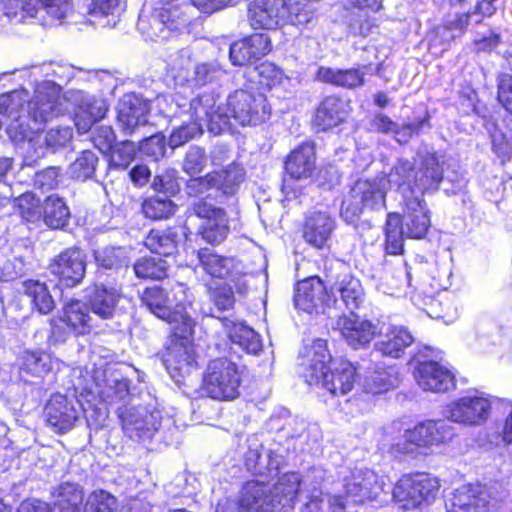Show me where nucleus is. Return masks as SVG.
Instances as JSON below:
<instances>
[{
  "label": "nucleus",
  "mask_w": 512,
  "mask_h": 512,
  "mask_svg": "<svg viewBox=\"0 0 512 512\" xmlns=\"http://www.w3.org/2000/svg\"><path fill=\"white\" fill-rule=\"evenodd\" d=\"M176 205L168 197H150L142 203V211L152 220L168 219L175 213Z\"/></svg>",
  "instance_id": "obj_59"
},
{
  "label": "nucleus",
  "mask_w": 512,
  "mask_h": 512,
  "mask_svg": "<svg viewBox=\"0 0 512 512\" xmlns=\"http://www.w3.org/2000/svg\"><path fill=\"white\" fill-rule=\"evenodd\" d=\"M358 374L356 367L347 360H335L318 377H313L309 385L321 386L332 396H343L349 393L356 381Z\"/></svg>",
  "instance_id": "obj_16"
},
{
  "label": "nucleus",
  "mask_w": 512,
  "mask_h": 512,
  "mask_svg": "<svg viewBox=\"0 0 512 512\" xmlns=\"http://www.w3.org/2000/svg\"><path fill=\"white\" fill-rule=\"evenodd\" d=\"M94 258L97 264L96 280L102 274V281H116L121 274L125 273L129 267L128 252L123 247H105L94 251Z\"/></svg>",
  "instance_id": "obj_27"
},
{
  "label": "nucleus",
  "mask_w": 512,
  "mask_h": 512,
  "mask_svg": "<svg viewBox=\"0 0 512 512\" xmlns=\"http://www.w3.org/2000/svg\"><path fill=\"white\" fill-rule=\"evenodd\" d=\"M333 328L340 332L343 339L353 349L367 347L379 333L376 324L354 315L353 312L349 316H339Z\"/></svg>",
  "instance_id": "obj_21"
},
{
  "label": "nucleus",
  "mask_w": 512,
  "mask_h": 512,
  "mask_svg": "<svg viewBox=\"0 0 512 512\" xmlns=\"http://www.w3.org/2000/svg\"><path fill=\"white\" fill-rule=\"evenodd\" d=\"M300 483L296 472L281 475L273 488L264 482L249 481L243 486L238 502L228 499L220 502L216 512H291Z\"/></svg>",
  "instance_id": "obj_2"
},
{
  "label": "nucleus",
  "mask_w": 512,
  "mask_h": 512,
  "mask_svg": "<svg viewBox=\"0 0 512 512\" xmlns=\"http://www.w3.org/2000/svg\"><path fill=\"white\" fill-rule=\"evenodd\" d=\"M122 298V286L116 281V277H113V281H102L100 274L99 280H95L93 285L85 290L89 309L102 320H111L116 316Z\"/></svg>",
  "instance_id": "obj_11"
},
{
  "label": "nucleus",
  "mask_w": 512,
  "mask_h": 512,
  "mask_svg": "<svg viewBox=\"0 0 512 512\" xmlns=\"http://www.w3.org/2000/svg\"><path fill=\"white\" fill-rule=\"evenodd\" d=\"M316 21V9L312 4H301L299 1L288 4L287 24L310 27Z\"/></svg>",
  "instance_id": "obj_63"
},
{
  "label": "nucleus",
  "mask_w": 512,
  "mask_h": 512,
  "mask_svg": "<svg viewBox=\"0 0 512 512\" xmlns=\"http://www.w3.org/2000/svg\"><path fill=\"white\" fill-rule=\"evenodd\" d=\"M414 341L413 336L403 326L390 325L385 334L375 343V350L382 356L399 358Z\"/></svg>",
  "instance_id": "obj_35"
},
{
  "label": "nucleus",
  "mask_w": 512,
  "mask_h": 512,
  "mask_svg": "<svg viewBox=\"0 0 512 512\" xmlns=\"http://www.w3.org/2000/svg\"><path fill=\"white\" fill-rule=\"evenodd\" d=\"M335 228L334 219L322 211L309 215L304 226V239L316 248H322Z\"/></svg>",
  "instance_id": "obj_36"
},
{
  "label": "nucleus",
  "mask_w": 512,
  "mask_h": 512,
  "mask_svg": "<svg viewBox=\"0 0 512 512\" xmlns=\"http://www.w3.org/2000/svg\"><path fill=\"white\" fill-rule=\"evenodd\" d=\"M288 4L285 0H258L248 7L247 18L253 29L275 30L287 24Z\"/></svg>",
  "instance_id": "obj_18"
},
{
  "label": "nucleus",
  "mask_w": 512,
  "mask_h": 512,
  "mask_svg": "<svg viewBox=\"0 0 512 512\" xmlns=\"http://www.w3.org/2000/svg\"><path fill=\"white\" fill-rule=\"evenodd\" d=\"M42 217L48 227L63 229L69 223L70 210L62 198L50 195L44 201Z\"/></svg>",
  "instance_id": "obj_46"
},
{
  "label": "nucleus",
  "mask_w": 512,
  "mask_h": 512,
  "mask_svg": "<svg viewBox=\"0 0 512 512\" xmlns=\"http://www.w3.org/2000/svg\"><path fill=\"white\" fill-rule=\"evenodd\" d=\"M21 377L28 381L26 377L43 378L52 370V358L50 354L44 351H24L20 358Z\"/></svg>",
  "instance_id": "obj_43"
},
{
  "label": "nucleus",
  "mask_w": 512,
  "mask_h": 512,
  "mask_svg": "<svg viewBox=\"0 0 512 512\" xmlns=\"http://www.w3.org/2000/svg\"><path fill=\"white\" fill-rule=\"evenodd\" d=\"M443 157L434 151L420 149L416 154V172L414 173V188L423 198L428 191L438 189L443 180Z\"/></svg>",
  "instance_id": "obj_17"
},
{
  "label": "nucleus",
  "mask_w": 512,
  "mask_h": 512,
  "mask_svg": "<svg viewBox=\"0 0 512 512\" xmlns=\"http://www.w3.org/2000/svg\"><path fill=\"white\" fill-rule=\"evenodd\" d=\"M440 484L425 474L400 479L393 489V497L404 511H413L428 505L436 497Z\"/></svg>",
  "instance_id": "obj_9"
},
{
  "label": "nucleus",
  "mask_w": 512,
  "mask_h": 512,
  "mask_svg": "<svg viewBox=\"0 0 512 512\" xmlns=\"http://www.w3.org/2000/svg\"><path fill=\"white\" fill-rule=\"evenodd\" d=\"M316 77L323 83L354 89L364 84L365 73L356 68L338 69L321 66Z\"/></svg>",
  "instance_id": "obj_40"
},
{
  "label": "nucleus",
  "mask_w": 512,
  "mask_h": 512,
  "mask_svg": "<svg viewBox=\"0 0 512 512\" xmlns=\"http://www.w3.org/2000/svg\"><path fill=\"white\" fill-rule=\"evenodd\" d=\"M343 483L345 499L341 495H334L326 502L322 492L314 489L301 512H345L348 503H362L377 496V478L368 469H354Z\"/></svg>",
  "instance_id": "obj_3"
},
{
  "label": "nucleus",
  "mask_w": 512,
  "mask_h": 512,
  "mask_svg": "<svg viewBox=\"0 0 512 512\" xmlns=\"http://www.w3.org/2000/svg\"><path fill=\"white\" fill-rule=\"evenodd\" d=\"M272 49L270 37L257 33L229 45V58L234 66H244L267 55Z\"/></svg>",
  "instance_id": "obj_25"
},
{
  "label": "nucleus",
  "mask_w": 512,
  "mask_h": 512,
  "mask_svg": "<svg viewBox=\"0 0 512 512\" xmlns=\"http://www.w3.org/2000/svg\"><path fill=\"white\" fill-rule=\"evenodd\" d=\"M406 210L402 225L406 237L413 239L423 238L430 227L429 210L420 196H405Z\"/></svg>",
  "instance_id": "obj_29"
},
{
  "label": "nucleus",
  "mask_w": 512,
  "mask_h": 512,
  "mask_svg": "<svg viewBox=\"0 0 512 512\" xmlns=\"http://www.w3.org/2000/svg\"><path fill=\"white\" fill-rule=\"evenodd\" d=\"M138 151V145L134 141L125 140L117 143L110 150V170L124 171L134 161Z\"/></svg>",
  "instance_id": "obj_54"
},
{
  "label": "nucleus",
  "mask_w": 512,
  "mask_h": 512,
  "mask_svg": "<svg viewBox=\"0 0 512 512\" xmlns=\"http://www.w3.org/2000/svg\"><path fill=\"white\" fill-rule=\"evenodd\" d=\"M144 245L152 253L167 257L177 250L176 235L167 230H151L144 240Z\"/></svg>",
  "instance_id": "obj_51"
},
{
  "label": "nucleus",
  "mask_w": 512,
  "mask_h": 512,
  "mask_svg": "<svg viewBox=\"0 0 512 512\" xmlns=\"http://www.w3.org/2000/svg\"><path fill=\"white\" fill-rule=\"evenodd\" d=\"M399 384V374L395 367L380 368L370 372L364 380V389L380 394L395 388Z\"/></svg>",
  "instance_id": "obj_48"
},
{
  "label": "nucleus",
  "mask_w": 512,
  "mask_h": 512,
  "mask_svg": "<svg viewBox=\"0 0 512 512\" xmlns=\"http://www.w3.org/2000/svg\"><path fill=\"white\" fill-rule=\"evenodd\" d=\"M188 212L202 219L199 235L205 242L218 245L227 238L230 228L226 212L222 208L196 199L190 204Z\"/></svg>",
  "instance_id": "obj_12"
},
{
  "label": "nucleus",
  "mask_w": 512,
  "mask_h": 512,
  "mask_svg": "<svg viewBox=\"0 0 512 512\" xmlns=\"http://www.w3.org/2000/svg\"><path fill=\"white\" fill-rule=\"evenodd\" d=\"M98 161L99 159L94 152L84 150L77 156L75 161L70 164L68 173L71 178L76 180L86 181L88 179H92L95 174Z\"/></svg>",
  "instance_id": "obj_55"
},
{
  "label": "nucleus",
  "mask_w": 512,
  "mask_h": 512,
  "mask_svg": "<svg viewBox=\"0 0 512 512\" xmlns=\"http://www.w3.org/2000/svg\"><path fill=\"white\" fill-rule=\"evenodd\" d=\"M61 113L59 87L51 81H45L37 86L33 98L28 102V115L33 126L24 125L23 117L7 125V134L20 150L25 165L32 166L45 156L46 148L38 132L44 123Z\"/></svg>",
  "instance_id": "obj_1"
},
{
  "label": "nucleus",
  "mask_w": 512,
  "mask_h": 512,
  "mask_svg": "<svg viewBox=\"0 0 512 512\" xmlns=\"http://www.w3.org/2000/svg\"><path fill=\"white\" fill-rule=\"evenodd\" d=\"M225 69L220 62L215 60L200 61L195 63L187 82L191 87L201 88L219 82L225 75Z\"/></svg>",
  "instance_id": "obj_44"
},
{
  "label": "nucleus",
  "mask_w": 512,
  "mask_h": 512,
  "mask_svg": "<svg viewBox=\"0 0 512 512\" xmlns=\"http://www.w3.org/2000/svg\"><path fill=\"white\" fill-rule=\"evenodd\" d=\"M99 387V395L107 404L125 401L130 396L129 380L114 368L103 371V385L99 384Z\"/></svg>",
  "instance_id": "obj_37"
},
{
  "label": "nucleus",
  "mask_w": 512,
  "mask_h": 512,
  "mask_svg": "<svg viewBox=\"0 0 512 512\" xmlns=\"http://www.w3.org/2000/svg\"><path fill=\"white\" fill-rule=\"evenodd\" d=\"M471 22H473L471 12L455 14L436 28V37L441 38L443 44H449L451 41L462 37Z\"/></svg>",
  "instance_id": "obj_50"
},
{
  "label": "nucleus",
  "mask_w": 512,
  "mask_h": 512,
  "mask_svg": "<svg viewBox=\"0 0 512 512\" xmlns=\"http://www.w3.org/2000/svg\"><path fill=\"white\" fill-rule=\"evenodd\" d=\"M491 410L490 396L475 390L447 404L444 414L451 422L472 427L486 423Z\"/></svg>",
  "instance_id": "obj_8"
},
{
  "label": "nucleus",
  "mask_w": 512,
  "mask_h": 512,
  "mask_svg": "<svg viewBox=\"0 0 512 512\" xmlns=\"http://www.w3.org/2000/svg\"><path fill=\"white\" fill-rule=\"evenodd\" d=\"M207 155L200 146H190L183 160L182 169L190 175L200 174L207 166Z\"/></svg>",
  "instance_id": "obj_64"
},
{
  "label": "nucleus",
  "mask_w": 512,
  "mask_h": 512,
  "mask_svg": "<svg viewBox=\"0 0 512 512\" xmlns=\"http://www.w3.org/2000/svg\"><path fill=\"white\" fill-rule=\"evenodd\" d=\"M163 363L173 378L190 374L196 366V355L192 343L170 340L163 355Z\"/></svg>",
  "instance_id": "obj_30"
},
{
  "label": "nucleus",
  "mask_w": 512,
  "mask_h": 512,
  "mask_svg": "<svg viewBox=\"0 0 512 512\" xmlns=\"http://www.w3.org/2000/svg\"><path fill=\"white\" fill-rule=\"evenodd\" d=\"M216 99L213 94L204 93L195 97L190 103V115L207 127L214 135H219L231 127V113L225 105L215 106Z\"/></svg>",
  "instance_id": "obj_14"
},
{
  "label": "nucleus",
  "mask_w": 512,
  "mask_h": 512,
  "mask_svg": "<svg viewBox=\"0 0 512 512\" xmlns=\"http://www.w3.org/2000/svg\"><path fill=\"white\" fill-rule=\"evenodd\" d=\"M216 191L225 197L235 196L246 179L244 166L232 162L219 170L213 171Z\"/></svg>",
  "instance_id": "obj_39"
},
{
  "label": "nucleus",
  "mask_w": 512,
  "mask_h": 512,
  "mask_svg": "<svg viewBox=\"0 0 512 512\" xmlns=\"http://www.w3.org/2000/svg\"><path fill=\"white\" fill-rule=\"evenodd\" d=\"M315 169V149L311 143H303L294 149L285 162L286 173L296 180L310 177Z\"/></svg>",
  "instance_id": "obj_34"
},
{
  "label": "nucleus",
  "mask_w": 512,
  "mask_h": 512,
  "mask_svg": "<svg viewBox=\"0 0 512 512\" xmlns=\"http://www.w3.org/2000/svg\"><path fill=\"white\" fill-rule=\"evenodd\" d=\"M280 461L270 450L249 447L245 454V466L252 474L263 476L277 474Z\"/></svg>",
  "instance_id": "obj_42"
},
{
  "label": "nucleus",
  "mask_w": 512,
  "mask_h": 512,
  "mask_svg": "<svg viewBox=\"0 0 512 512\" xmlns=\"http://www.w3.org/2000/svg\"><path fill=\"white\" fill-rule=\"evenodd\" d=\"M118 416L127 437L135 441L151 439L160 427L161 414L143 406L119 407Z\"/></svg>",
  "instance_id": "obj_13"
},
{
  "label": "nucleus",
  "mask_w": 512,
  "mask_h": 512,
  "mask_svg": "<svg viewBox=\"0 0 512 512\" xmlns=\"http://www.w3.org/2000/svg\"><path fill=\"white\" fill-rule=\"evenodd\" d=\"M328 299L327 285L318 277L312 276L298 282L294 303L297 309L307 313L318 312Z\"/></svg>",
  "instance_id": "obj_28"
},
{
  "label": "nucleus",
  "mask_w": 512,
  "mask_h": 512,
  "mask_svg": "<svg viewBox=\"0 0 512 512\" xmlns=\"http://www.w3.org/2000/svg\"><path fill=\"white\" fill-rule=\"evenodd\" d=\"M186 287L177 283L171 291L159 286L146 288L141 296V301L156 317L172 322L174 311L184 304Z\"/></svg>",
  "instance_id": "obj_15"
},
{
  "label": "nucleus",
  "mask_w": 512,
  "mask_h": 512,
  "mask_svg": "<svg viewBox=\"0 0 512 512\" xmlns=\"http://www.w3.org/2000/svg\"><path fill=\"white\" fill-rule=\"evenodd\" d=\"M242 372L226 357L210 360L203 373L200 392L216 401H233L240 395Z\"/></svg>",
  "instance_id": "obj_7"
},
{
  "label": "nucleus",
  "mask_w": 512,
  "mask_h": 512,
  "mask_svg": "<svg viewBox=\"0 0 512 512\" xmlns=\"http://www.w3.org/2000/svg\"><path fill=\"white\" fill-rule=\"evenodd\" d=\"M17 214L28 223H36L42 218L40 200L32 193H24L15 199Z\"/></svg>",
  "instance_id": "obj_61"
},
{
  "label": "nucleus",
  "mask_w": 512,
  "mask_h": 512,
  "mask_svg": "<svg viewBox=\"0 0 512 512\" xmlns=\"http://www.w3.org/2000/svg\"><path fill=\"white\" fill-rule=\"evenodd\" d=\"M227 109L241 126H257L271 114L266 97L261 93L236 90L227 97Z\"/></svg>",
  "instance_id": "obj_10"
},
{
  "label": "nucleus",
  "mask_w": 512,
  "mask_h": 512,
  "mask_svg": "<svg viewBox=\"0 0 512 512\" xmlns=\"http://www.w3.org/2000/svg\"><path fill=\"white\" fill-rule=\"evenodd\" d=\"M117 120L121 131L133 135L148 123L149 104L140 96L125 94L118 104Z\"/></svg>",
  "instance_id": "obj_23"
},
{
  "label": "nucleus",
  "mask_w": 512,
  "mask_h": 512,
  "mask_svg": "<svg viewBox=\"0 0 512 512\" xmlns=\"http://www.w3.org/2000/svg\"><path fill=\"white\" fill-rule=\"evenodd\" d=\"M81 406L60 393L51 396L44 409L47 424L57 433L71 430L79 418Z\"/></svg>",
  "instance_id": "obj_19"
},
{
  "label": "nucleus",
  "mask_w": 512,
  "mask_h": 512,
  "mask_svg": "<svg viewBox=\"0 0 512 512\" xmlns=\"http://www.w3.org/2000/svg\"><path fill=\"white\" fill-rule=\"evenodd\" d=\"M23 105L22 92L12 91L0 95V116L5 120H10V123L15 119L23 117L24 125L28 124L29 115L20 114L19 108Z\"/></svg>",
  "instance_id": "obj_60"
},
{
  "label": "nucleus",
  "mask_w": 512,
  "mask_h": 512,
  "mask_svg": "<svg viewBox=\"0 0 512 512\" xmlns=\"http://www.w3.org/2000/svg\"><path fill=\"white\" fill-rule=\"evenodd\" d=\"M418 385L425 391L446 392L455 387V376L436 361L420 362L415 369Z\"/></svg>",
  "instance_id": "obj_26"
},
{
  "label": "nucleus",
  "mask_w": 512,
  "mask_h": 512,
  "mask_svg": "<svg viewBox=\"0 0 512 512\" xmlns=\"http://www.w3.org/2000/svg\"><path fill=\"white\" fill-rule=\"evenodd\" d=\"M300 356V365L305 368L304 377L308 384L313 381V377H318L334 361L327 348V341L323 339H316L310 345H306Z\"/></svg>",
  "instance_id": "obj_31"
},
{
  "label": "nucleus",
  "mask_w": 512,
  "mask_h": 512,
  "mask_svg": "<svg viewBox=\"0 0 512 512\" xmlns=\"http://www.w3.org/2000/svg\"><path fill=\"white\" fill-rule=\"evenodd\" d=\"M348 115V104L340 97L327 96L318 105L314 125L318 130L326 131L338 126Z\"/></svg>",
  "instance_id": "obj_32"
},
{
  "label": "nucleus",
  "mask_w": 512,
  "mask_h": 512,
  "mask_svg": "<svg viewBox=\"0 0 512 512\" xmlns=\"http://www.w3.org/2000/svg\"><path fill=\"white\" fill-rule=\"evenodd\" d=\"M169 265L161 257L144 256L133 265V270L138 278L161 280L167 276Z\"/></svg>",
  "instance_id": "obj_53"
},
{
  "label": "nucleus",
  "mask_w": 512,
  "mask_h": 512,
  "mask_svg": "<svg viewBox=\"0 0 512 512\" xmlns=\"http://www.w3.org/2000/svg\"><path fill=\"white\" fill-rule=\"evenodd\" d=\"M432 439L428 422H421L405 430L403 436L391 445L389 452L398 459L416 458L427 454V450L433 447Z\"/></svg>",
  "instance_id": "obj_20"
},
{
  "label": "nucleus",
  "mask_w": 512,
  "mask_h": 512,
  "mask_svg": "<svg viewBox=\"0 0 512 512\" xmlns=\"http://www.w3.org/2000/svg\"><path fill=\"white\" fill-rule=\"evenodd\" d=\"M388 181L385 176L358 179L344 196L340 215L349 224L356 223L366 211H380L386 208Z\"/></svg>",
  "instance_id": "obj_4"
},
{
  "label": "nucleus",
  "mask_w": 512,
  "mask_h": 512,
  "mask_svg": "<svg viewBox=\"0 0 512 512\" xmlns=\"http://www.w3.org/2000/svg\"><path fill=\"white\" fill-rule=\"evenodd\" d=\"M63 318L68 327L76 335H84L88 333L93 324L92 317L89 314L87 303L80 300H71L65 303L63 307Z\"/></svg>",
  "instance_id": "obj_41"
},
{
  "label": "nucleus",
  "mask_w": 512,
  "mask_h": 512,
  "mask_svg": "<svg viewBox=\"0 0 512 512\" xmlns=\"http://www.w3.org/2000/svg\"><path fill=\"white\" fill-rule=\"evenodd\" d=\"M406 236L402 219L397 213H389L385 223L386 251L391 255L403 250V238Z\"/></svg>",
  "instance_id": "obj_52"
},
{
  "label": "nucleus",
  "mask_w": 512,
  "mask_h": 512,
  "mask_svg": "<svg viewBox=\"0 0 512 512\" xmlns=\"http://www.w3.org/2000/svg\"><path fill=\"white\" fill-rule=\"evenodd\" d=\"M39 7H36L34 0H1L0 26L6 22L21 23L28 18H37L43 21L44 25L61 24L67 15L72 11L70 0H37Z\"/></svg>",
  "instance_id": "obj_6"
},
{
  "label": "nucleus",
  "mask_w": 512,
  "mask_h": 512,
  "mask_svg": "<svg viewBox=\"0 0 512 512\" xmlns=\"http://www.w3.org/2000/svg\"><path fill=\"white\" fill-rule=\"evenodd\" d=\"M416 172V160L412 163L408 159L400 158L394 164L389 178L388 184L393 183L399 188L408 185L411 188V196H414V173Z\"/></svg>",
  "instance_id": "obj_58"
},
{
  "label": "nucleus",
  "mask_w": 512,
  "mask_h": 512,
  "mask_svg": "<svg viewBox=\"0 0 512 512\" xmlns=\"http://www.w3.org/2000/svg\"><path fill=\"white\" fill-rule=\"evenodd\" d=\"M423 124L424 121L408 124L400 131L398 124L393 122L388 116L376 114L371 121V129L384 134L393 133L397 136V141L406 142L413 134L419 133Z\"/></svg>",
  "instance_id": "obj_49"
},
{
  "label": "nucleus",
  "mask_w": 512,
  "mask_h": 512,
  "mask_svg": "<svg viewBox=\"0 0 512 512\" xmlns=\"http://www.w3.org/2000/svg\"><path fill=\"white\" fill-rule=\"evenodd\" d=\"M327 284L330 293L335 297V302L339 300L350 311L357 309L364 298V291L361 282L349 272H339L336 274H327Z\"/></svg>",
  "instance_id": "obj_24"
},
{
  "label": "nucleus",
  "mask_w": 512,
  "mask_h": 512,
  "mask_svg": "<svg viewBox=\"0 0 512 512\" xmlns=\"http://www.w3.org/2000/svg\"><path fill=\"white\" fill-rule=\"evenodd\" d=\"M71 333L63 317H53L49 321V328L36 331L34 338L39 341L45 339L47 344L56 345L66 342Z\"/></svg>",
  "instance_id": "obj_56"
},
{
  "label": "nucleus",
  "mask_w": 512,
  "mask_h": 512,
  "mask_svg": "<svg viewBox=\"0 0 512 512\" xmlns=\"http://www.w3.org/2000/svg\"><path fill=\"white\" fill-rule=\"evenodd\" d=\"M197 257L202 269L212 277L228 278L240 272V261L234 257L221 256L208 248L198 251Z\"/></svg>",
  "instance_id": "obj_33"
},
{
  "label": "nucleus",
  "mask_w": 512,
  "mask_h": 512,
  "mask_svg": "<svg viewBox=\"0 0 512 512\" xmlns=\"http://www.w3.org/2000/svg\"><path fill=\"white\" fill-rule=\"evenodd\" d=\"M50 271L58 276L65 286H76L86 273L85 254L76 247L67 248L53 259Z\"/></svg>",
  "instance_id": "obj_22"
},
{
  "label": "nucleus",
  "mask_w": 512,
  "mask_h": 512,
  "mask_svg": "<svg viewBox=\"0 0 512 512\" xmlns=\"http://www.w3.org/2000/svg\"><path fill=\"white\" fill-rule=\"evenodd\" d=\"M175 316L170 324H174L172 328L171 339L183 343H192V335L194 331V320L185 312L184 304L173 313Z\"/></svg>",
  "instance_id": "obj_57"
},
{
  "label": "nucleus",
  "mask_w": 512,
  "mask_h": 512,
  "mask_svg": "<svg viewBox=\"0 0 512 512\" xmlns=\"http://www.w3.org/2000/svg\"><path fill=\"white\" fill-rule=\"evenodd\" d=\"M22 291L29 299L32 309L40 314H48L55 308V301L45 283L38 280L24 281Z\"/></svg>",
  "instance_id": "obj_45"
},
{
  "label": "nucleus",
  "mask_w": 512,
  "mask_h": 512,
  "mask_svg": "<svg viewBox=\"0 0 512 512\" xmlns=\"http://www.w3.org/2000/svg\"><path fill=\"white\" fill-rule=\"evenodd\" d=\"M223 325L228 337L234 345L248 354L256 355L262 349L259 335L243 322H237L228 318L223 320Z\"/></svg>",
  "instance_id": "obj_38"
},
{
  "label": "nucleus",
  "mask_w": 512,
  "mask_h": 512,
  "mask_svg": "<svg viewBox=\"0 0 512 512\" xmlns=\"http://www.w3.org/2000/svg\"><path fill=\"white\" fill-rule=\"evenodd\" d=\"M508 493L502 483L491 481L462 486L445 501L446 512H496Z\"/></svg>",
  "instance_id": "obj_5"
},
{
  "label": "nucleus",
  "mask_w": 512,
  "mask_h": 512,
  "mask_svg": "<svg viewBox=\"0 0 512 512\" xmlns=\"http://www.w3.org/2000/svg\"><path fill=\"white\" fill-rule=\"evenodd\" d=\"M83 489L74 483H63L57 489L56 500L50 506L51 512H80Z\"/></svg>",
  "instance_id": "obj_47"
},
{
  "label": "nucleus",
  "mask_w": 512,
  "mask_h": 512,
  "mask_svg": "<svg viewBox=\"0 0 512 512\" xmlns=\"http://www.w3.org/2000/svg\"><path fill=\"white\" fill-rule=\"evenodd\" d=\"M117 500L109 492L98 489L91 492L82 512H116Z\"/></svg>",
  "instance_id": "obj_62"
}]
</instances>
